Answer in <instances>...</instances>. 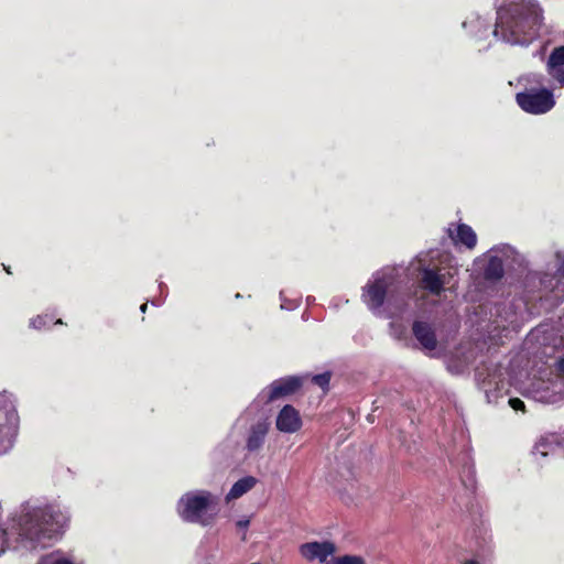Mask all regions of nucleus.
Listing matches in <instances>:
<instances>
[{
    "mask_svg": "<svg viewBox=\"0 0 564 564\" xmlns=\"http://www.w3.org/2000/svg\"><path fill=\"white\" fill-rule=\"evenodd\" d=\"M413 335L424 350L432 351L437 347L434 329L426 322L416 321L412 326Z\"/></svg>",
    "mask_w": 564,
    "mask_h": 564,
    "instance_id": "dca6fc26",
    "label": "nucleus"
},
{
    "mask_svg": "<svg viewBox=\"0 0 564 564\" xmlns=\"http://www.w3.org/2000/svg\"><path fill=\"white\" fill-rule=\"evenodd\" d=\"M456 231V237L454 238L456 242L466 246L468 249L475 248L477 243V236L470 226L460 224Z\"/></svg>",
    "mask_w": 564,
    "mask_h": 564,
    "instance_id": "aec40b11",
    "label": "nucleus"
},
{
    "mask_svg": "<svg viewBox=\"0 0 564 564\" xmlns=\"http://www.w3.org/2000/svg\"><path fill=\"white\" fill-rule=\"evenodd\" d=\"M258 482V479L253 476H246L237 480L229 492L226 495V500L231 501L240 498L248 491H250Z\"/></svg>",
    "mask_w": 564,
    "mask_h": 564,
    "instance_id": "6ab92c4d",
    "label": "nucleus"
},
{
    "mask_svg": "<svg viewBox=\"0 0 564 564\" xmlns=\"http://www.w3.org/2000/svg\"><path fill=\"white\" fill-rule=\"evenodd\" d=\"M147 307H148V304H147V303H144V304H142V305L140 306V311H141L142 313H145Z\"/></svg>",
    "mask_w": 564,
    "mask_h": 564,
    "instance_id": "c756f323",
    "label": "nucleus"
},
{
    "mask_svg": "<svg viewBox=\"0 0 564 564\" xmlns=\"http://www.w3.org/2000/svg\"><path fill=\"white\" fill-rule=\"evenodd\" d=\"M250 524V520L248 518H243V519H239L237 522H236V527L240 530H243L245 533L242 534L241 536V540L242 541H246L247 539V535H246V530L248 529Z\"/></svg>",
    "mask_w": 564,
    "mask_h": 564,
    "instance_id": "bb28decb",
    "label": "nucleus"
},
{
    "mask_svg": "<svg viewBox=\"0 0 564 564\" xmlns=\"http://www.w3.org/2000/svg\"><path fill=\"white\" fill-rule=\"evenodd\" d=\"M476 381L479 388L485 392L488 402H491V393L499 390V384L502 382L501 373L496 367H479L476 369Z\"/></svg>",
    "mask_w": 564,
    "mask_h": 564,
    "instance_id": "1a4fd4ad",
    "label": "nucleus"
},
{
    "mask_svg": "<svg viewBox=\"0 0 564 564\" xmlns=\"http://www.w3.org/2000/svg\"><path fill=\"white\" fill-rule=\"evenodd\" d=\"M542 290L553 294L555 300H564V261L561 262L555 273H543L540 276Z\"/></svg>",
    "mask_w": 564,
    "mask_h": 564,
    "instance_id": "9d476101",
    "label": "nucleus"
},
{
    "mask_svg": "<svg viewBox=\"0 0 564 564\" xmlns=\"http://www.w3.org/2000/svg\"><path fill=\"white\" fill-rule=\"evenodd\" d=\"M4 270L7 271V273H11L10 268H4Z\"/></svg>",
    "mask_w": 564,
    "mask_h": 564,
    "instance_id": "473e14b6",
    "label": "nucleus"
},
{
    "mask_svg": "<svg viewBox=\"0 0 564 564\" xmlns=\"http://www.w3.org/2000/svg\"><path fill=\"white\" fill-rule=\"evenodd\" d=\"M276 429L282 433H295L302 426V419L299 411L292 405H284L279 412L275 421Z\"/></svg>",
    "mask_w": 564,
    "mask_h": 564,
    "instance_id": "9b49d317",
    "label": "nucleus"
},
{
    "mask_svg": "<svg viewBox=\"0 0 564 564\" xmlns=\"http://www.w3.org/2000/svg\"><path fill=\"white\" fill-rule=\"evenodd\" d=\"M334 564H366L364 558L358 555H344L336 557Z\"/></svg>",
    "mask_w": 564,
    "mask_h": 564,
    "instance_id": "5701e85b",
    "label": "nucleus"
},
{
    "mask_svg": "<svg viewBox=\"0 0 564 564\" xmlns=\"http://www.w3.org/2000/svg\"><path fill=\"white\" fill-rule=\"evenodd\" d=\"M280 297H281V308L282 310H293L295 308L299 303L295 301V302H290V301H286L283 299V292L280 293Z\"/></svg>",
    "mask_w": 564,
    "mask_h": 564,
    "instance_id": "cd10ccee",
    "label": "nucleus"
},
{
    "mask_svg": "<svg viewBox=\"0 0 564 564\" xmlns=\"http://www.w3.org/2000/svg\"><path fill=\"white\" fill-rule=\"evenodd\" d=\"M302 383V378L296 376L278 379L259 394V399L261 401L270 402L280 397L289 395L294 393Z\"/></svg>",
    "mask_w": 564,
    "mask_h": 564,
    "instance_id": "0eeeda50",
    "label": "nucleus"
},
{
    "mask_svg": "<svg viewBox=\"0 0 564 564\" xmlns=\"http://www.w3.org/2000/svg\"><path fill=\"white\" fill-rule=\"evenodd\" d=\"M48 322H51V318H48L47 315H45V316L39 315L31 321L30 325L35 329H42L47 326Z\"/></svg>",
    "mask_w": 564,
    "mask_h": 564,
    "instance_id": "b1692460",
    "label": "nucleus"
},
{
    "mask_svg": "<svg viewBox=\"0 0 564 564\" xmlns=\"http://www.w3.org/2000/svg\"><path fill=\"white\" fill-rule=\"evenodd\" d=\"M332 373L329 371L318 373L312 377V381L324 391L328 390Z\"/></svg>",
    "mask_w": 564,
    "mask_h": 564,
    "instance_id": "4be33fe9",
    "label": "nucleus"
},
{
    "mask_svg": "<svg viewBox=\"0 0 564 564\" xmlns=\"http://www.w3.org/2000/svg\"><path fill=\"white\" fill-rule=\"evenodd\" d=\"M67 514L57 503L28 501L21 506L18 529L25 547L35 549L46 541L56 539L65 529Z\"/></svg>",
    "mask_w": 564,
    "mask_h": 564,
    "instance_id": "f03ea898",
    "label": "nucleus"
},
{
    "mask_svg": "<svg viewBox=\"0 0 564 564\" xmlns=\"http://www.w3.org/2000/svg\"><path fill=\"white\" fill-rule=\"evenodd\" d=\"M532 394L533 399L541 403L556 404L564 402V389L557 382L553 383L551 387L541 383L533 389Z\"/></svg>",
    "mask_w": 564,
    "mask_h": 564,
    "instance_id": "2eb2a0df",
    "label": "nucleus"
},
{
    "mask_svg": "<svg viewBox=\"0 0 564 564\" xmlns=\"http://www.w3.org/2000/svg\"><path fill=\"white\" fill-rule=\"evenodd\" d=\"M270 423L264 417L253 421L245 434V447L249 453H258L265 443Z\"/></svg>",
    "mask_w": 564,
    "mask_h": 564,
    "instance_id": "6e6552de",
    "label": "nucleus"
},
{
    "mask_svg": "<svg viewBox=\"0 0 564 564\" xmlns=\"http://www.w3.org/2000/svg\"><path fill=\"white\" fill-rule=\"evenodd\" d=\"M547 72L564 87V46L555 48L547 61Z\"/></svg>",
    "mask_w": 564,
    "mask_h": 564,
    "instance_id": "a211bd4d",
    "label": "nucleus"
},
{
    "mask_svg": "<svg viewBox=\"0 0 564 564\" xmlns=\"http://www.w3.org/2000/svg\"><path fill=\"white\" fill-rule=\"evenodd\" d=\"M159 288H160L161 292L163 293L164 290L166 289V285L164 283L160 282Z\"/></svg>",
    "mask_w": 564,
    "mask_h": 564,
    "instance_id": "7c9ffc66",
    "label": "nucleus"
},
{
    "mask_svg": "<svg viewBox=\"0 0 564 564\" xmlns=\"http://www.w3.org/2000/svg\"><path fill=\"white\" fill-rule=\"evenodd\" d=\"M499 251H501L503 254H507L511 252V248L509 246H503L501 249H490V257L485 268V278L488 280H499L503 275V262L502 259L498 256Z\"/></svg>",
    "mask_w": 564,
    "mask_h": 564,
    "instance_id": "f3484780",
    "label": "nucleus"
},
{
    "mask_svg": "<svg viewBox=\"0 0 564 564\" xmlns=\"http://www.w3.org/2000/svg\"><path fill=\"white\" fill-rule=\"evenodd\" d=\"M151 303L154 305V306H160L162 303H163V300H152Z\"/></svg>",
    "mask_w": 564,
    "mask_h": 564,
    "instance_id": "c85d7f7f",
    "label": "nucleus"
},
{
    "mask_svg": "<svg viewBox=\"0 0 564 564\" xmlns=\"http://www.w3.org/2000/svg\"><path fill=\"white\" fill-rule=\"evenodd\" d=\"M508 403L516 411H524V402L519 398H510Z\"/></svg>",
    "mask_w": 564,
    "mask_h": 564,
    "instance_id": "a878e982",
    "label": "nucleus"
},
{
    "mask_svg": "<svg viewBox=\"0 0 564 564\" xmlns=\"http://www.w3.org/2000/svg\"><path fill=\"white\" fill-rule=\"evenodd\" d=\"M335 552V545L332 542H307L300 546L301 555L307 561L318 560L324 563L328 556Z\"/></svg>",
    "mask_w": 564,
    "mask_h": 564,
    "instance_id": "f8f14e48",
    "label": "nucleus"
},
{
    "mask_svg": "<svg viewBox=\"0 0 564 564\" xmlns=\"http://www.w3.org/2000/svg\"><path fill=\"white\" fill-rule=\"evenodd\" d=\"M362 291L365 304L375 314L386 312L388 317L400 316L409 306V296L402 291L393 268L375 272Z\"/></svg>",
    "mask_w": 564,
    "mask_h": 564,
    "instance_id": "7ed1b4c3",
    "label": "nucleus"
},
{
    "mask_svg": "<svg viewBox=\"0 0 564 564\" xmlns=\"http://www.w3.org/2000/svg\"><path fill=\"white\" fill-rule=\"evenodd\" d=\"M6 413V424L0 426V455L7 454L13 446L19 426V415L11 394L0 393V411Z\"/></svg>",
    "mask_w": 564,
    "mask_h": 564,
    "instance_id": "423d86ee",
    "label": "nucleus"
},
{
    "mask_svg": "<svg viewBox=\"0 0 564 564\" xmlns=\"http://www.w3.org/2000/svg\"><path fill=\"white\" fill-rule=\"evenodd\" d=\"M465 564H478L475 560H469Z\"/></svg>",
    "mask_w": 564,
    "mask_h": 564,
    "instance_id": "2f4dec72",
    "label": "nucleus"
},
{
    "mask_svg": "<svg viewBox=\"0 0 564 564\" xmlns=\"http://www.w3.org/2000/svg\"><path fill=\"white\" fill-rule=\"evenodd\" d=\"M421 283L431 294L440 295L449 281L447 274L441 270L425 268L422 270Z\"/></svg>",
    "mask_w": 564,
    "mask_h": 564,
    "instance_id": "4468645a",
    "label": "nucleus"
},
{
    "mask_svg": "<svg viewBox=\"0 0 564 564\" xmlns=\"http://www.w3.org/2000/svg\"><path fill=\"white\" fill-rule=\"evenodd\" d=\"M542 10L535 0H509L499 7L492 31L511 45H529L540 33Z\"/></svg>",
    "mask_w": 564,
    "mask_h": 564,
    "instance_id": "f257e3e1",
    "label": "nucleus"
},
{
    "mask_svg": "<svg viewBox=\"0 0 564 564\" xmlns=\"http://www.w3.org/2000/svg\"><path fill=\"white\" fill-rule=\"evenodd\" d=\"M55 324H62V319H57Z\"/></svg>",
    "mask_w": 564,
    "mask_h": 564,
    "instance_id": "72a5a7b5",
    "label": "nucleus"
},
{
    "mask_svg": "<svg viewBox=\"0 0 564 564\" xmlns=\"http://www.w3.org/2000/svg\"><path fill=\"white\" fill-rule=\"evenodd\" d=\"M37 564H74V562L63 552L55 551L42 556Z\"/></svg>",
    "mask_w": 564,
    "mask_h": 564,
    "instance_id": "412c9836",
    "label": "nucleus"
},
{
    "mask_svg": "<svg viewBox=\"0 0 564 564\" xmlns=\"http://www.w3.org/2000/svg\"><path fill=\"white\" fill-rule=\"evenodd\" d=\"M520 82L539 86H525L522 91H519L516 95L517 104L523 111L533 115H541L550 111L554 107L555 100L553 93L542 87V75L530 74L521 77Z\"/></svg>",
    "mask_w": 564,
    "mask_h": 564,
    "instance_id": "39448f33",
    "label": "nucleus"
},
{
    "mask_svg": "<svg viewBox=\"0 0 564 564\" xmlns=\"http://www.w3.org/2000/svg\"><path fill=\"white\" fill-rule=\"evenodd\" d=\"M218 498L207 490L184 494L177 502V513L185 522L209 527L218 514Z\"/></svg>",
    "mask_w": 564,
    "mask_h": 564,
    "instance_id": "20e7f679",
    "label": "nucleus"
},
{
    "mask_svg": "<svg viewBox=\"0 0 564 564\" xmlns=\"http://www.w3.org/2000/svg\"><path fill=\"white\" fill-rule=\"evenodd\" d=\"M9 547L7 531L0 528V555Z\"/></svg>",
    "mask_w": 564,
    "mask_h": 564,
    "instance_id": "393cba45",
    "label": "nucleus"
},
{
    "mask_svg": "<svg viewBox=\"0 0 564 564\" xmlns=\"http://www.w3.org/2000/svg\"><path fill=\"white\" fill-rule=\"evenodd\" d=\"M533 454L541 457H545L549 454L564 455V436L554 433L542 436L536 442Z\"/></svg>",
    "mask_w": 564,
    "mask_h": 564,
    "instance_id": "ddd939ff",
    "label": "nucleus"
}]
</instances>
